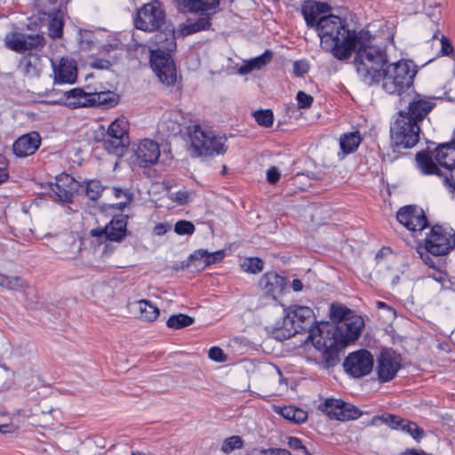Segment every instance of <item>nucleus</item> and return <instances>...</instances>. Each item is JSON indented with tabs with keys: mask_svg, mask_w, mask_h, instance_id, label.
<instances>
[{
	"mask_svg": "<svg viewBox=\"0 0 455 455\" xmlns=\"http://www.w3.org/2000/svg\"><path fill=\"white\" fill-rule=\"evenodd\" d=\"M387 63L386 52L372 44L367 52H360L355 68L364 84H380L386 92L400 95L412 84L416 70L412 63L407 60Z\"/></svg>",
	"mask_w": 455,
	"mask_h": 455,
	"instance_id": "nucleus-1",
	"label": "nucleus"
},
{
	"mask_svg": "<svg viewBox=\"0 0 455 455\" xmlns=\"http://www.w3.org/2000/svg\"><path fill=\"white\" fill-rule=\"evenodd\" d=\"M322 49L329 52L339 60H348L355 52L354 62L361 51H368L372 45V36L369 31L356 32L348 28L346 20L330 14L320 17L315 24Z\"/></svg>",
	"mask_w": 455,
	"mask_h": 455,
	"instance_id": "nucleus-2",
	"label": "nucleus"
},
{
	"mask_svg": "<svg viewBox=\"0 0 455 455\" xmlns=\"http://www.w3.org/2000/svg\"><path fill=\"white\" fill-rule=\"evenodd\" d=\"M364 326L363 319L355 315L335 327L324 324L323 328H315L310 332L313 346L323 353L325 367H333L339 362V351L348 342L355 341Z\"/></svg>",
	"mask_w": 455,
	"mask_h": 455,
	"instance_id": "nucleus-3",
	"label": "nucleus"
},
{
	"mask_svg": "<svg viewBox=\"0 0 455 455\" xmlns=\"http://www.w3.org/2000/svg\"><path fill=\"white\" fill-rule=\"evenodd\" d=\"M156 42L159 47L150 50V62L159 80L168 85H173L177 80L176 68L171 53L176 50L174 28H166L156 35Z\"/></svg>",
	"mask_w": 455,
	"mask_h": 455,
	"instance_id": "nucleus-4",
	"label": "nucleus"
},
{
	"mask_svg": "<svg viewBox=\"0 0 455 455\" xmlns=\"http://www.w3.org/2000/svg\"><path fill=\"white\" fill-rule=\"evenodd\" d=\"M191 148L196 156L224 155L227 151L226 138L212 131L203 130L199 125L190 132Z\"/></svg>",
	"mask_w": 455,
	"mask_h": 455,
	"instance_id": "nucleus-5",
	"label": "nucleus"
},
{
	"mask_svg": "<svg viewBox=\"0 0 455 455\" xmlns=\"http://www.w3.org/2000/svg\"><path fill=\"white\" fill-rule=\"evenodd\" d=\"M284 311L283 325L288 331L289 337L307 331V339L310 340L309 336L311 330L315 328H323L324 324L313 326L315 315L309 307L292 305L284 309Z\"/></svg>",
	"mask_w": 455,
	"mask_h": 455,
	"instance_id": "nucleus-6",
	"label": "nucleus"
},
{
	"mask_svg": "<svg viewBox=\"0 0 455 455\" xmlns=\"http://www.w3.org/2000/svg\"><path fill=\"white\" fill-rule=\"evenodd\" d=\"M165 16L163 4L158 0H152L137 10L133 23L137 29L156 32L164 25Z\"/></svg>",
	"mask_w": 455,
	"mask_h": 455,
	"instance_id": "nucleus-7",
	"label": "nucleus"
},
{
	"mask_svg": "<svg viewBox=\"0 0 455 455\" xmlns=\"http://www.w3.org/2000/svg\"><path fill=\"white\" fill-rule=\"evenodd\" d=\"M392 139L396 146L404 148L414 147L419 140V125L410 119L404 111H400L398 117L391 127Z\"/></svg>",
	"mask_w": 455,
	"mask_h": 455,
	"instance_id": "nucleus-8",
	"label": "nucleus"
},
{
	"mask_svg": "<svg viewBox=\"0 0 455 455\" xmlns=\"http://www.w3.org/2000/svg\"><path fill=\"white\" fill-rule=\"evenodd\" d=\"M425 243L434 256L445 255L455 247V231L451 228L435 225Z\"/></svg>",
	"mask_w": 455,
	"mask_h": 455,
	"instance_id": "nucleus-9",
	"label": "nucleus"
},
{
	"mask_svg": "<svg viewBox=\"0 0 455 455\" xmlns=\"http://www.w3.org/2000/svg\"><path fill=\"white\" fill-rule=\"evenodd\" d=\"M373 355L365 349L350 353L343 363L347 373L354 378L368 375L373 368Z\"/></svg>",
	"mask_w": 455,
	"mask_h": 455,
	"instance_id": "nucleus-10",
	"label": "nucleus"
},
{
	"mask_svg": "<svg viewBox=\"0 0 455 455\" xmlns=\"http://www.w3.org/2000/svg\"><path fill=\"white\" fill-rule=\"evenodd\" d=\"M4 42L6 46L17 52L40 50L45 44V39L40 34H24L20 32L8 33Z\"/></svg>",
	"mask_w": 455,
	"mask_h": 455,
	"instance_id": "nucleus-11",
	"label": "nucleus"
},
{
	"mask_svg": "<svg viewBox=\"0 0 455 455\" xmlns=\"http://www.w3.org/2000/svg\"><path fill=\"white\" fill-rule=\"evenodd\" d=\"M318 408L331 419L342 421L355 419L361 416L358 408L339 399H326Z\"/></svg>",
	"mask_w": 455,
	"mask_h": 455,
	"instance_id": "nucleus-12",
	"label": "nucleus"
},
{
	"mask_svg": "<svg viewBox=\"0 0 455 455\" xmlns=\"http://www.w3.org/2000/svg\"><path fill=\"white\" fill-rule=\"evenodd\" d=\"M134 163L140 168H148L156 164L160 156L159 144L151 140L144 139L132 148Z\"/></svg>",
	"mask_w": 455,
	"mask_h": 455,
	"instance_id": "nucleus-13",
	"label": "nucleus"
},
{
	"mask_svg": "<svg viewBox=\"0 0 455 455\" xmlns=\"http://www.w3.org/2000/svg\"><path fill=\"white\" fill-rule=\"evenodd\" d=\"M397 220L408 230L417 233L427 226V220L422 209L416 206L401 208L396 214Z\"/></svg>",
	"mask_w": 455,
	"mask_h": 455,
	"instance_id": "nucleus-14",
	"label": "nucleus"
},
{
	"mask_svg": "<svg viewBox=\"0 0 455 455\" xmlns=\"http://www.w3.org/2000/svg\"><path fill=\"white\" fill-rule=\"evenodd\" d=\"M287 285L284 276L276 272H267L259 279V287L263 296L276 301L283 293Z\"/></svg>",
	"mask_w": 455,
	"mask_h": 455,
	"instance_id": "nucleus-15",
	"label": "nucleus"
},
{
	"mask_svg": "<svg viewBox=\"0 0 455 455\" xmlns=\"http://www.w3.org/2000/svg\"><path fill=\"white\" fill-rule=\"evenodd\" d=\"M401 368V363L399 357L387 351L384 350L381 352L378 358L377 373L380 382H387L392 380L398 370Z\"/></svg>",
	"mask_w": 455,
	"mask_h": 455,
	"instance_id": "nucleus-16",
	"label": "nucleus"
},
{
	"mask_svg": "<svg viewBox=\"0 0 455 455\" xmlns=\"http://www.w3.org/2000/svg\"><path fill=\"white\" fill-rule=\"evenodd\" d=\"M40 137L37 132L28 133L20 137L12 146V151L18 157H25L34 154L40 146Z\"/></svg>",
	"mask_w": 455,
	"mask_h": 455,
	"instance_id": "nucleus-17",
	"label": "nucleus"
},
{
	"mask_svg": "<svg viewBox=\"0 0 455 455\" xmlns=\"http://www.w3.org/2000/svg\"><path fill=\"white\" fill-rule=\"evenodd\" d=\"M73 179L68 174H61L56 178L55 183L50 184V196L54 200L63 203L71 202L73 194L69 186Z\"/></svg>",
	"mask_w": 455,
	"mask_h": 455,
	"instance_id": "nucleus-18",
	"label": "nucleus"
},
{
	"mask_svg": "<svg viewBox=\"0 0 455 455\" xmlns=\"http://www.w3.org/2000/svg\"><path fill=\"white\" fill-rule=\"evenodd\" d=\"M180 9L212 15L219 8L220 0H176Z\"/></svg>",
	"mask_w": 455,
	"mask_h": 455,
	"instance_id": "nucleus-19",
	"label": "nucleus"
},
{
	"mask_svg": "<svg viewBox=\"0 0 455 455\" xmlns=\"http://www.w3.org/2000/svg\"><path fill=\"white\" fill-rule=\"evenodd\" d=\"M435 107V103L430 100L417 95L408 106V111L404 112L410 119L414 122H421Z\"/></svg>",
	"mask_w": 455,
	"mask_h": 455,
	"instance_id": "nucleus-20",
	"label": "nucleus"
},
{
	"mask_svg": "<svg viewBox=\"0 0 455 455\" xmlns=\"http://www.w3.org/2000/svg\"><path fill=\"white\" fill-rule=\"evenodd\" d=\"M182 116L180 112L170 111L163 115L159 124L158 132L164 136H176L181 132Z\"/></svg>",
	"mask_w": 455,
	"mask_h": 455,
	"instance_id": "nucleus-21",
	"label": "nucleus"
},
{
	"mask_svg": "<svg viewBox=\"0 0 455 455\" xmlns=\"http://www.w3.org/2000/svg\"><path fill=\"white\" fill-rule=\"evenodd\" d=\"M64 96L67 104L72 108L95 107L93 92H85L81 88L66 91Z\"/></svg>",
	"mask_w": 455,
	"mask_h": 455,
	"instance_id": "nucleus-22",
	"label": "nucleus"
},
{
	"mask_svg": "<svg viewBox=\"0 0 455 455\" xmlns=\"http://www.w3.org/2000/svg\"><path fill=\"white\" fill-rule=\"evenodd\" d=\"M435 159L437 164L446 168L450 172L455 169V140L449 143L437 146L435 152Z\"/></svg>",
	"mask_w": 455,
	"mask_h": 455,
	"instance_id": "nucleus-23",
	"label": "nucleus"
},
{
	"mask_svg": "<svg viewBox=\"0 0 455 455\" xmlns=\"http://www.w3.org/2000/svg\"><path fill=\"white\" fill-rule=\"evenodd\" d=\"M56 83L72 84L76 78V67L72 60L62 58L54 69Z\"/></svg>",
	"mask_w": 455,
	"mask_h": 455,
	"instance_id": "nucleus-24",
	"label": "nucleus"
},
{
	"mask_svg": "<svg viewBox=\"0 0 455 455\" xmlns=\"http://www.w3.org/2000/svg\"><path fill=\"white\" fill-rule=\"evenodd\" d=\"M329 11V6L325 3L308 1L302 6V14L306 23L310 28H315V24L318 21L317 18L320 14L326 13Z\"/></svg>",
	"mask_w": 455,
	"mask_h": 455,
	"instance_id": "nucleus-25",
	"label": "nucleus"
},
{
	"mask_svg": "<svg viewBox=\"0 0 455 455\" xmlns=\"http://www.w3.org/2000/svg\"><path fill=\"white\" fill-rule=\"evenodd\" d=\"M127 216L114 218L106 226L105 237L110 241L118 242L126 235Z\"/></svg>",
	"mask_w": 455,
	"mask_h": 455,
	"instance_id": "nucleus-26",
	"label": "nucleus"
},
{
	"mask_svg": "<svg viewBox=\"0 0 455 455\" xmlns=\"http://www.w3.org/2000/svg\"><path fill=\"white\" fill-rule=\"evenodd\" d=\"M361 141L362 137L358 131L342 134L339 138L341 152L338 154L339 159H343L347 155L356 151Z\"/></svg>",
	"mask_w": 455,
	"mask_h": 455,
	"instance_id": "nucleus-27",
	"label": "nucleus"
},
{
	"mask_svg": "<svg viewBox=\"0 0 455 455\" xmlns=\"http://www.w3.org/2000/svg\"><path fill=\"white\" fill-rule=\"evenodd\" d=\"M226 256V251L224 250H219L214 252H209L207 250L199 249L195 251L189 257L190 261H200L203 260L204 266L205 267L212 264H216L223 260Z\"/></svg>",
	"mask_w": 455,
	"mask_h": 455,
	"instance_id": "nucleus-28",
	"label": "nucleus"
},
{
	"mask_svg": "<svg viewBox=\"0 0 455 455\" xmlns=\"http://www.w3.org/2000/svg\"><path fill=\"white\" fill-rule=\"evenodd\" d=\"M273 57V52L270 50H266L261 55L246 61L238 69L240 75H246L253 70H258L265 67L270 62Z\"/></svg>",
	"mask_w": 455,
	"mask_h": 455,
	"instance_id": "nucleus-29",
	"label": "nucleus"
},
{
	"mask_svg": "<svg viewBox=\"0 0 455 455\" xmlns=\"http://www.w3.org/2000/svg\"><path fill=\"white\" fill-rule=\"evenodd\" d=\"M129 123L124 117H118L113 121L108 129V137L123 140H130L128 135Z\"/></svg>",
	"mask_w": 455,
	"mask_h": 455,
	"instance_id": "nucleus-30",
	"label": "nucleus"
},
{
	"mask_svg": "<svg viewBox=\"0 0 455 455\" xmlns=\"http://www.w3.org/2000/svg\"><path fill=\"white\" fill-rule=\"evenodd\" d=\"M139 317L147 322H154L160 315L159 308L148 299L137 301Z\"/></svg>",
	"mask_w": 455,
	"mask_h": 455,
	"instance_id": "nucleus-31",
	"label": "nucleus"
},
{
	"mask_svg": "<svg viewBox=\"0 0 455 455\" xmlns=\"http://www.w3.org/2000/svg\"><path fill=\"white\" fill-rule=\"evenodd\" d=\"M416 162L418 168L421 172V173L426 175L436 174L441 176V172L435 163L434 162L432 156H430L426 152H419L416 155Z\"/></svg>",
	"mask_w": 455,
	"mask_h": 455,
	"instance_id": "nucleus-32",
	"label": "nucleus"
},
{
	"mask_svg": "<svg viewBox=\"0 0 455 455\" xmlns=\"http://www.w3.org/2000/svg\"><path fill=\"white\" fill-rule=\"evenodd\" d=\"M95 107L113 108L119 102L118 94L111 91L93 92Z\"/></svg>",
	"mask_w": 455,
	"mask_h": 455,
	"instance_id": "nucleus-33",
	"label": "nucleus"
},
{
	"mask_svg": "<svg viewBox=\"0 0 455 455\" xmlns=\"http://www.w3.org/2000/svg\"><path fill=\"white\" fill-rule=\"evenodd\" d=\"M129 144L130 140H123L111 137H108L103 140V148L105 150L116 156H123Z\"/></svg>",
	"mask_w": 455,
	"mask_h": 455,
	"instance_id": "nucleus-34",
	"label": "nucleus"
},
{
	"mask_svg": "<svg viewBox=\"0 0 455 455\" xmlns=\"http://www.w3.org/2000/svg\"><path fill=\"white\" fill-rule=\"evenodd\" d=\"M280 414L284 419L297 424L304 422L307 418V414L305 411L294 406H284L281 408Z\"/></svg>",
	"mask_w": 455,
	"mask_h": 455,
	"instance_id": "nucleus-35",
	"label": "nucleus"
},
{
	"mask_svg": "<svg viewBox=\"0 0 455 455\" xmlns=\"http://www.w3.org/2000/svg\"><path fill=\"white\" fill-rule=\"evenodd\" d=\"M28 286V283L19 276L0 274V287L8 290L23 291Z\"/></svg>",
	"mask_w": 455,
	"mask_h": 455,
	"instance_id": "nucleus-36",
	"label": "nucleus"
},
{
	"mask_svg": "<svg viewBox=\"0 0 455 455\" xmlns=\"http://www.w3.org/2000/svg\"><path fill=\"white\" fill-rule=\"evenodd\" d=\"M330 315L332 321L336 323V326L341 322H345L350 316L355 315V314L349 308L341 306L332 304L331 307Z\"/></svg>",
	"mask_w": 455,
	"mask_h": 455,
	"instance_id": "nucleus-37",
	"label": "nucleus"
},
{
	"mask_svg": "<svg viewBox=\"0 0 455 455\" xmlns=\"http://www.w3.org/2000/svg\"><path fill=\"white\" fill-rule=\"evenodd\" d=\"M194 322V318L188 315L177 314L171 315L166 324L171 329L179 330L191 325Z\"/></svg>",
	"mask_w": 455,
	"mask_h": 455,
	"instance_id": "nucleus-38",
	"label": "nucleus"
},
{
	"mask_svg": "<svg viewBox=\"0 0 455 455\" xmlns=\"http://www.w3.org/2000/svg\"><path fill=\"white\" fill-rule=\"evenodd\" d=\"M400 429L409 434L414 440L419 442L424 436V430L417 423L407 419L403 420Z\"/></svg>",
	"mask_w": 455,
	"mask_h": 455,
	"instance_id": "nucleus-39",
	"label": "nucleus"
},
{
	"mask_svg": "<svg viewBox=\"0 0 455 455\" xmlns=\"http://www.w3.org/2000/svg\"><path fill=\"white\" fill-rule=\"evenodd\" d=\"M240 266L244 272L258 274L263 270L264 262L259 258L252 257L245 259Z\"/></svg>",
	"mask_w": 455,
	"mask_h": 455,
	"instance_id": "nucleus-40",
	"label": "nucleus"
},
{
	"mask_svg": "<svg viewBox=\"0 0 455 455\" xmlns=\"http://www.w3.org/2000/svg\"><path fill=\"white\" fill-rule=\"evenodd\" d=\"M403 418H400L393 414H382L373 417L371 424L375 425L377 424V421H381L382 423L389 426L394 429H400V427L403 424Z\"/></svg>",
	"mask_w": 455,
	"mask_h": 455,
	"instance_id": "nucleus-41",
	"label": "nucleus"
},
{
	"mask_svg": "<svg viewBox=\"0 0 455 455\" xmlns=\"http://www.w3.org/2000/svg\"><path fill=\"white\" fill-rule=\"evenodd\" d=\"M103 187L99 180H92L86 183L85 195L92 201H96L101 195Z\"/></svg>",
	"mask_w": 455,
	"mask_h": 455,
	"instance_id": "nucleus-42",
	"label": "nucleus"
},
{
	"mask_svg": "<svg viewBox=\"0 0 455 455\" xmlns=\"http://www.w3.org/2000/svg\"><path fill=\"white\" fill-rule=\"evenodd\" d=\"M253 116L256 122L264 127H270L274 123V115L270 109H261L255 111Z\"/></svg>",
	"mask_w": 455,
	"mask_h": 455,
	"instance_id": "nucleus-43",
	"label": "nucleus"
},
{
	"mask_svg": "<svg viewBox=\"0 0 455 455\" xmlns=\"http://www.w3.org/2000/svg\"><path fill=\"white\" fill-rule=\"evenodd\" d=\"M242 446V438L238 435H232L224 441L221 451L225 453H228L235 449L241 448Z\"/></svg>",
	"mask_w": 455,
	"mask_h": 455,
	"instance_id": "nucleus-44",
	"label": "nucleus"
},
{
	"mask_svg": "<svg viewBox=\"0 0 455 455\" xmlns=\"http://www.w3.org/2000/svg\"><path fill=\"white\" fill-rule=\"evenodd\" d=\"M417 252L419 254V257L426 265L432 268L435 267V256H434L428 250H427L426 243H424V245L419 244L417 248Z\"/></svg>",
	"mask_w": 455,
	"mask_h": 455,
	"instance_id": "nucleus-45",
	"label": "nucleus"
},
{
	"mask_svg": "<svg viewBox=\"0 0 455 455\" xmlns=\"http://www.w3.org/2000/svg\"><path fill=\"white\" fill-rule=\"evenodd\" d=\"M94 35L92 31L83 30L79 32V44L81 49L89 50L94 44Z\"/></svg>",
	"mask_w": 455,
	"mask_h": 455,
	"instance_id": "nucleus-46",
	"label": "nucleus"
},
{
	"mask_svg": "<svg viewBox=\"0 0 455 455\" xmlns=\"http://www.w3.org/2000/svg\"><path fill=\"white\" fill-rule=\"evenodd\" d=\"M20 67L22 69V72L28 76H38V69L36 65L32 62L31 58H23L20 61Z\"/></svg>",
	"mask_w": 455,
	"mask_h": 455,
	"instance_id": "nucleus-47",
	"label": "nucleus"
},
{
	"mask_svg": "<svg viewBox=\"0 0 455 455\" xmlns=\"http://www.w3.org/2000/svg\"><path fill=\"white\" fill-rule=\"evenodd\" d=\"M194 196V193L192 191H188L186 189L179 190L176 193H173L171 195L170 198L176 202L177 204L183 205L188 204L192 196Z\"/></svg>",
	"mask_w": 455,
	"mask_h": 455,
	"instance_id": "nucleus-48",
	"label": "nucleus"
},
{
	"mask_svg": "<svg viewBox=\"0 0 455 455\" xmlns=\"http://www.w3.org/2000/svg\"><path fill=\"white\" fill-rule=\"evenodd\" d=\"M195 229L194 224L188 220H179L174 226V231L179 235H192Z\"/></svg>",
	"mask_w": 455,
	"mask_h": 455,
	"instance_id": "nucleus-49",
	"label": "nucleus"
},
{
	"mask_svg": "<svg viewBox=\"0 0 455 455\" xmlns=\"http://www.w3.org/2000/svg\"><path fill=\"white\" fill-rule=\"evenodd\" d=\"M49 36L52 38L60 37L63 30V23L61 20L53 18L48 27Z\"/></svg>",
	"mask_w": 455,
	"mask_h": 455,
	"instance_id": "nucleus-50",
	"label": "nucleus"
},
{
	"mask_svg": "<svg viewBox=\"0 0 455 455\" xmlns=\"http://www.w3.org/2000/svg\"><path fill=\"white\" fill-rule=\"evenodd\" d=\"M81 246L78 244L76 241H73L69 244L68 250H63L58 251L63 259H76L78 256V253L80 251Z\"/></svg>",
	"mask_w": 455,
	"mask_h": 455,
	"instance_id": "nucleus-51",
	"label": "nucleus"
},
{
	"mask_svg": "<svg viewBox=\"0 0 455 455\" xmlns=\"http://www.w3.org/2000/svg\"><path fill=\"white\" fill-rule=\"evenodd\" d=\"M298 101V107L299 108H309L314 101V99L311 95L307 94L302 91H299L296 96Z\"/></svg>",
	"mask_w": 455,
	"mask_h": 455,
	"instance_id": "nucleus-52",
	"label": "nucleus"
},
{
	"mask_svg": "<svg viewBox=\"0 0 455 455\" xmlns=\"http://www.w3.org/2000/svg\"><path fill=\"white\" fill-rule=\"evenodd\" d=\"M208 355L210 359L219 363H224L227 360V355L224 354L223 350L219 347H211L209 349Z\"/></svg>",
	"mask_w": 455,
	"mask_h": 455,
	"instance_id": "nucleus-53",
	"label": "nucleus"
},
{
	"mask_svg": "<svg viewBox=\"0 0 455 455\" xmlns=\"http://www.w3.org/2000/svg\"><path fill=\"white\" fill-rule=\"evenodd\" d=\"M288 445L293 450H302L304 455H312L307 449L302 444V442L298 437L291 436L288 439Z\"/></svg>",
	"mask_w": 455,
	"mask_h": 455,
	"instance_id": "nucleus-54",
	"label": "nucleus"
},
{
	"mask_svg": "<svg viewBox=\"0 0 455 455\" xmlns=\"http://www.w3.org/2000/svg\"><path fill=\"white\" fill-rule=\"evenodd\" d=\"M309 66L306 61L299 60L293 63V72L298 76H302L308 72Z\"/></svg>",
	"mask_w": 455,
	"mask_h": 455,
	"instance_id": "nucleus-55",
	"label": "nucleus"
},
{
	"mask_svg": "<svg viewBox=\"0 0 455 455\" xmlns=\"http://www.w3.org/2000/svg\"><path fill=\"white\" fill-rule=\"evenodd\" d=\"M280 179V172L275 166L270 167L267 172V180L270 184H275Z\"/></svg>",
	"mask_w": 455,
	"mask_h": 455,
	"instance_id": "nucleus-56",
	"label": "nucleus"
},
{
	"mask_svg": "<svg viewBox=\"0 0 455 455\" xmlns=\"http://www.w3.org/2000/svg\"><path fill=\"white\" fill-rule=\"evenodd\" d=\"M440 41L442 55L451 54L453 51V46L451 45L450 40L446 36H442Z\"/></svg>",
	"mask_w": 455,
	"mask_h": 455,
	"instance_id": "nucleus-57",
	"label": "nucleus"
},
{
	"mask_svg": "<svg viewBox=\"0 0 455 455\" xmlns=\"http://www.w3.org/2000/svg\"><path fill=\"white\" fill-rule=\"evenodd\" d=\"M260 453L262 455H291L288 450L279 448L261 449Z\"/></svg>",
	"mask_w": 455,
	"mask_h": 455,
	"instance_id": "nucleus-58",
	"label": "nucleus"
},
{
	"mask_svg": "<svg viewBox=\"0 0 455 455\" xmlns=\"http://www.w3.org/2000/svg\"><path fill=\"white\" fill-rule=\"evenodd\" d=\"M198 31H200V30H199L198 27H196V24H195V22L184 24L180 28V33L183 36L196 33Z\"/></svg>",
	"mask_w": 455,
	"mask_h": 455,
	"instance_id": "nucleus-59",
	"label": "nucleus"
},
{
	"mask_svg": "<svg viewBox=\"0 0 455 455\" xmlns=\"http://www.w3.org/2000/svg\"><path fill=\"white\" fill-rule=\"evenodd\" d=\"M195 24H196V27H198L200 31L207 29L211 26V18L209 15L206 17H201L195 21Z\"/></svg>",
	"mask_w": 455,
	"mask_h": 455,
	"instance_id": "nucleus-60",
	"label": "nucleus"
},
{
	"mask_svg": "<svg viewBox=\"0 0 455 455\" xmlns=\"http://www.w3.org/2000/svg\"><path fill=\"white\" fill-rule=\"evenodd\" d=\"M443 182L449 188H451L452 191L455 192V171L451 172L449 175H445Z\"/></svg>",
	"mask_w": 455,
	"mask_h": 455,
	"instance_id": "nucleus-61",
	"label": "nucleus"
},
{
	"mask_svg": "<svg viewBox=\"0 0 455 455\" xmlns=\"http://www.w3.org/2000/svg\"><path fill=\"white\" fill-rule=\"evenodd\" d=\"M113 191H114V195L116 197H121V196H124L127 199V202L120 203V208L124 207L125 204L131 200L130 195L127 191H125L122 188H114Z\"/></svg>",
	"mask_w": 455,
	"mask_h": 455,
	"instance_id": "nucleus-62",
	"label": "nucleus"
},
{
	"mask_svg": "<svg viewBox=\"0 0 455 455\" xmlns=\"http://www.w3.org/2000/svg\"><path fill=\"white\" fill-rule=\"evenodd\" d=\"M122 49V44L119 41H115L111 44H107L103 46V50L106 52H110L111 51H117Z\"/></svg>",
	"mask_w": 455,
	"mask_h": 455,
	"instance_id": "nucleus-63",
	"label": "nucleus"
},
{
	"mask_svg": "<svg viewBox=\"0 0 455 455\" xmlns=\"http://www.w3.org/2000/svg\"><path fill=\"white\" fill-rule=\"evenodd\" d=\"M403 455H432V454L427 453L423 450L408 449L403 452Z\"/></svg>",
	"mask_w": 455,
	"mask_h": 455,
	"instance_id": "nucleus-64",
	"label": "nucleus"
}]
</instances>
